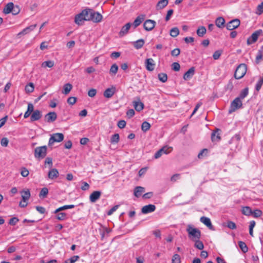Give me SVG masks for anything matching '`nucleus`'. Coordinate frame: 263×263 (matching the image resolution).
<instances>
[{
	"label": "nucleus",
	"mask_w": 263,
	"mask_h": 263,
	"mask_svg": "<svg viewBox=\"0 0 263 263\" xmlns=\"http://www.w3.org/2000/svg\"><path fill=\"white\" fill-rule=\"evenodd\" d=\"M87 12V17L88 21H92L95 23H98L101 21L102 15L99 12H95L91 9H86Z\"/></svg>",
	"instance_id": "1"
},
{
	"label": "nucleus",
	"mask_w": 263,
	"mask_h": 263,
	"mask_svg": "<svg viewBox=\"0 0 263 263\" xmlns=\"http://www.w3.org/2000/svg\"><path fill=\"white\" fill-rule=\"evenodd\" d=\"M186 231L188 233L189 237L193 240L199 239L201 237V231L193 227L191 225H188Z\"/></svg>",
	"instance_id": "2"
},
{
	"label": "nucleus",
	"mask_w": 263,
	"mask_h": 263,
	"mask_svg": "<svg viewBox=\"0 0 263 263\" xmlns=\"http://www.w3.org/2000/svg\"><path fill=\"white\" fill-rule=\"evenodd\" d=\"M246 72V65L245 64H241L236 68L234 73V77L236 79H240L245 75Z\"/></svg>",
	"instance_id": "3"
},
{
	"label": "nucleus",
	"mask_w": 263,
	"mask_h": 263,
	"mask_svg": "<svg viewBox=\"0 0 263 263\" xmlns=\"http://www.w3.org/2000/svg\"><path fill=\"white\" fill-rule=\"evenodd\" d=\"M242 107V102L239 98H236L230 104L229 114H232L236 110Z\"/></svg>",
	"instance_id": "4"
},
{
	"label": "nucleus",
	"mask_w": 263,
	"mask_h": 263,
	"mask_svg": "<svg viewBox=\"0 0 263 263\" xmlns=\"http://www.w3.org/2000/svg\"><path fill=\"white\" fill-rule=\"evenodd\" d=\"M87 12L86 9L75 16L74 22L79 25L83 24L85 21H88L87 17Z\"/></svg>",
	"instance_id": "5"
},
{
	"label": "nucleus",
	"mask_w": 263,
	"mask_h": 263,
	"mask_svg": "<svg viewBox=\"0 0 263 263\" xmlns=\"http://www.w3.org/2000/svg\"><path fill=\"white\" fill-rule=\"evenodd\" d=\"M46 146L37 147L34 149V157L37 159H43L47 154Z\"/></svg>",
	"instance_id": "6"
},
{
	"label": "nucleus",
	"mask_w": 263,
	"mask_h": 263,
	"mask_svg": "<svg viewBox=\"0 0 263 263\" xmlns=\"http://www.w3.org/2000/svg\"><path fill=\"white\" fill-rule=\"evenodd\" d=\"M64 137V135L62 133L53 134L49 140L48 145L51 146L54 142H60L63 140Z\"/></svg>",
	"instance_id": "7"
},
{
	"label": "nucleus",
	"mask_w": 263,
	"mask_h": 263,
	"mask_svg": "<svg viewBox=\"0 0 263 263\" xmlns=\"http://www.w3.org/2000/svg\"><path fill=\"white\" fill-rule=\"evenodd\" d=\"M263 33V31L261 29H258L253 32L251 36L247 40V44L248 45L252 44L255 43L259 35Z\"/></svg>",
	"instance_id": "8"
},
{
	"label": "nucleus",
	"mask_w": 263,
	"mask_h": 263,
	"mask_svg": "<svg viewBox=\"0 0 263 263\" xmlns=\"http://www.w3.org/2000/svg\"><path fill=\"white\" fill-rule=\"evenodd\" d=\"M156 22L152 20H146L143 23L144 29L149 31L152 30L155 27Z\"/></svg>",
	"instance_id": "9"
},
{
	"label": "nucleus",
	"mask_w": 263,
	"mask_h": 263,
	"mask_svg": "<svg viewBox=\"0 0 263 263\" xmlns=\"http://www.w3.org/2000/svg\"><path fill=\"white\" fill-rule=\"evenodd\" d=\"M240 21L238 19H234L230 21L226 25L228 30H233L237 28L240 25Z\"/></svg>",
	"instance_id": "10"
},
{
	"label": "nucleus",
	"mask_w": 263,
	"mask_h": 263,
	"mask_svg": "<svg viewBox=\"0 0 263 263\" xmlns=\"http://www.w3.org/2000/svg\"><path fill=\"white\" fill-rule=\"evenodd\" d=\"M145 64L147 70L152 71L154 69L155 63L152 58L147 59L145 60Z\"/></svg>",
	"instance_id": "11"
},
{
	"label": "nucleus",
	"mask_w": 263,
	"mask_h": 263,
	"mask_svg": "<svg viewBox=\"0 0 263 263\" xmlns=\"http://www.w3.org/2000/svg\"><path fill=\"white\" fill-rule=\"evenodd\" d=\"M156 210V206L154 204H148L143 206L141 209V212L143 214H148L152 213Z\"/></svg>",
	"instance_id": "12"
},
{
	"label": "nucleus",
	"mask_w": 263,
	"mask_h": 263,
	"mask_svg": "<svg viewBox=\"0 0 263 263\" xmlns=\"http://www.w3.org/2000/svg\"><path fill=\"white\" fill-rule=\"evenodd\" d=\"M57 118V115L55 112H50L45 116V120L49 123L54 122Z\"/></svg>",
	"instance_id": "13"
},
{
	"label": "nucleus",
	"mask_w": 263,
	"mask_h": 263,
	"mask_svg": "<svg viewBox=\"0 0 263 263\" xmlns=\"http://www.w3.org/2000/svg\"><path fill=\"white\" fill-rule=\"evenodd\" d=\"M200 221L204 224L209 229L214 230V227L211 223V220L209 218L202 216L200 218Z\"/></svg>",
	"instance_id": "14"
},
{
	"label": "nucleus",
	"mask_w": 263,
	"mask_h": 263,
	"mask_svg": "<svg viewBox=\"0 0 263 263\" xmlns=\"http://www.w3.org/2000/svg\"><path fill=\"white\" fill-rule=\"evenodd\" d=\"M42 112L39 110H35L30 117V121L33 122L40 120L42 117Z\"/></svg>",
	"instance_id": "15"
},
{
	"label": "nucleus",
	"mask_w": 263,
	"mask_h": 263,
	"mask_svg": "<svg viewBox=\"0 0 263 263\" xmlns=\"http://www.w3.org/2000/svg\"><path fill=\"white\" fill-rule=\"evenodd\" d=\"M116 92V87L112 86L111 88H107L104 92L103 95L106 98H111Z\"/></svg>",
	"instance_id": "16"
},
{
	"label": "nucleus",
	"mask_w": 263,
	"mask_h": 263,
	"mask_svg": "<svg viewBox=\"0 0 263 263\" xmlns=\"http://www.w3.org/2000/svg\"><path fill=\"white\" fill-rule=\"evenodd\" d=\"M133 103L135 109L137 111H141L144 108V104L140 101L139 98H137V100L134 101Z\"/></svg>",
	"instance_id": "17"
},
{
	"label": "nucleus",
	"mask_w": 263,
	"mask_h": 263,
	"mask_svg": "<svg viewBox=\"0 0 263 263\" xmlns=\"http://www.w3.org/2000/svg\"><path fill=\"white\" fill-rule=\"evenodd\" d=\"M195 73V68L192 67L190 68L183 75L184 80L191 79Z\"/></svg>",
	"instance_id": "18"
},
{
	"label": "nucleus",
	"mask_w": 263,
	"mask_h": 263,
	"mask_svg": "<svg viewBox=\"0 0 263 263\" xmlns=\"http://www.w3.org/2000/svg\"><path fill=\"white\" fill-rule=\"evenodd\" d=\"M101 192L100 191H94L92 192L90 196L89 199L91 202H95L98 199H99L101 196Z\"/></svg>",
	"instance_id": "19"
},
{
	"label": "nucleus",
	"mask_w": 263,
	"mask_h": 263,
	"mask_svg": "<svg viewBox=\"0 0 263 263\" xmlns=\"http://www.w3.org/2000/svg\"><path fill=\"white\" fill-rule=\"evenodd\" d=\"M36 25L34 24V25H30V26H28V27L25 28L22 31H21L20 32H19L17 34V36L25 35V34L29 33L31 31L33 30L34 29V28L36 27Z\"/></svg>",
	"instance_id": "20"
},
{
	"label": "nucleus",
	"mask_w": 263,
	"mask_h": 263,
	"mask_svg": "<svg viewBox=\"0 0 263 263\" xmlns=\"http://www.w3.org/2000/svg\"><path fill=\"white\" fill-rule=\"evenodd\" d=\"M131 26L132 24L130 23H128L123 26L119 32V35L120 36H123L126 34L128 33Z\"/></svg>",
	"instance_id": "21"
},
{
	"label": "nucleus",
	"mask_w": 263,
	"mask_h": 263,
	"mask_svg": "<svg viewBox=\"0 0 263 263\" xmlns=\"http://www.w3.org/2000/svg\"><path fill=\"white\" fill-rule=\"evenodd\" d=\"M144 17L145 15L144 14H141L136 17L133 24L134 28H137L141 24L144 20Z\"/></svg>",
	"instance_id": "22"
},
{
	"label": "nucleus",
	"mask_w": 263,
	"mask_h": 263,
	"mask_svg": "<svg viewBox=\"0 0 263 263\" xmlns=\"http://www.w3.org/2000/svg\"><path fill=\"white\" fill-rule=\"evenodd\" d=\"M59 172L56 168H52L48 172V176L49 179H53L56 178L59 176Z\"/></svg>",
	"instance_id": "23"
},
{
	"label": "nucleus",
	"mask_w": 263,
	"mask_h": 263,
	"mask_svg": "<svg viewBox=\"0 0 263 263\" xmlns=\"http://www.w3.org/2000/svg\"><path fill=\"white\" fill-rule=\"evenodd\" d=\"M219 129H216L213 131L211 135V139L213 142H217L220 139V134L219 133Z\"/></svg>",
	"instance_id": "24"
},
{
	"label": "nucleus",
	"mask_w": 263,
	"mask_h": 263,
	"mask_svg": "<svg viewBox=\"0 0 263 263\" xmlns=\"http://www.w3.org/2000/svg\"><path fill=\"white\" fill-rule=\"evenodd\" d=\"M144 43V40L141 39L134 42L133 45L136 49H139L143 46Z\"/></svg>",
	"instance_id": "25"
},
{
	"label": "nucleus",
	"mask_w": 263,
	"mask_h": 263,
	"mask_svg": "<svg viewBox=\"0 0 263 263\" xmlns=\"http://www.w3.org/2000/svg\"><path fill=\"white\" fill-rule=\"evenodd\" d=\"M34 111V106L32 104L29 103L28 104V108L27 111L25 112L24 117V118H27L29 117L31 112H33Z\"/></svg>",
	"instance_id": "26"
},
{
	"label": "nucleus",
	"mask_w": 263,
	"mask_h": 263,
	"mask_svg": "<svg viewBox=\"0 0 263 263\" xmlns=\"http://www.w3.org/2000/svg\"><path fill=\"white\" fill-rule=\"evenodd\" d=\"M13 3L10 2L8 3L3 9V13L5 14H9L11 12L13 9Z\"/></svg>",
	"instance_id": "27"
},
{
	"label": "nucleus",
	"mask_w": 263,
	"mask_h": 263,
	"mask_svg": "<svg viewBox=\"0 0 263 263\" xmlns=\"http://www.w3.org/2000/svg\"><path fill=\"white\" fill-rule=\"evenodd\" d=\"M168 0H161L158 2L156 5L157 10H161L163 9L168 4Z\"/></svg>",
	"instance_id": "28"
},
{
	"label": "nucleus",
	"mask_w": 263,
	"mask_h": 263,
	"mask_svg": "<svg viewBox=\"0 0 263 263\" xmlns=\"http://www.w3.org/2000/svg\"><path fill=\"white\" fill-rule=\"evenodd\" d=\"M145 189L142 186H137L135 187L134 190V195L136 197H139L142 193L144 192Z\"/></svg>",
	"instance_id": "29"
},
{
	"label": "nucleus",
	"mask_w": 263,
	"mask_h": 263,
	"mask_svg": "<svg viewBox=\"0 0 263 263\" xmlns=\"http://www.w3.org/2000/svg\"><path fill=\"white\" fill-rule=\"evenodd\" d=\"M225 20L222 17H218L215 21V24L218 28H223L224 26Z\"/></svg>",
	"instance_id": "30"
},
{
	"label": "nucleus",
	"mask_w": 263,
	"mask_h": 263,
	"mask_svg": "<svg viewBox=\"0 0 263 263\" xmlns=\"http://www.w3.org/2000/svg\"><path fill=\"white\" fill-rule=\"evenodd\" d=\"M248 93H249L248 88H245L241 91L239 96L237 98L242 101V100L245 99L248 96Z\"/></svg>",
	"instance_id": "31"
},
{
	"label": "nucleus",
	"mask_w": 263,
	"mask_h": 263,
	"mask_svg": "<svg viewBox=\"0 0 263 263\" xmlns=\"http://www.w3.org/2000/svg\"><path fill=\"white\" fill-rule=\"evenodd\" d=\"M72 88V86L70 83H67L63 86V93L67 95L69 93Z\"/></svg>",
	"instance_id": "32"
},
{
	"label": "nucleus",
	"mask_w": 263,
	"mask_h": 263,
	"mask_svg": "<svg viewBox=\"0 0 263 263\" xmlns=\"http://www.w3.org/2000/svg\"><path fill=\"white\" fill-rule=\"evenodd\" d=\"M206 29L204 26H200L197 30V34L200 37L203 36L206 33Z\"/></svg>",
	"instance_id": "33"
},
{
	"label": "nucleus",
	"mask_w": 263,
	"mask_h": 263,
	"mask_svg": "<svg viewBox=\"0 0 263 263\" xmlns=\"http://www.w3.org/2000/svg\"><path fill=\"white\" fill-rule=\"evenodd\" d=\"M242 213L246 216H250L252 214L253 211L249 206H244L242 209Z\"/></svg>",
	"instance_id": "34"
},
{
	"label": "nucleus",
	"mask_w": 263,
	"mask_h": 263,
	"mask_svg": "<svg viewBox=\"0 0 263 263\" xmlns=\"http://www.w3.org/2000/svg\"><path fill=\"white\" fill-rule=\"evenodd\" d=\"M179 33V30L177 27H173L170 30V35L173 37H176Z\"/></svg>",
	"instance_id": "35"
},
{
	"label": "nucleus",
	"mask_w": 263,
	"mask_h": 263,
	"mask_svg": "<svg viewBox=\"0 0 263 263\" xmlns=\"http://www.w3.org/2000/svg\"><path fill=\"white\" fill-rule=\"evenodd\" d=\"M238 245L239 248L243 253H246L248 252V248L244 242L239 241L238 242Z\"/></svg>",
	"instance_id": "36"
},
{
	"label": "nucleus",
	"mask_w": 263,
	"mask_h": 263,
	"mask_svg": "<svg viewBox=\"0 0 263 263\" xmlns=\"http://www.w3.org/2000/svg\"><path fill=\"white\" fill-rule=\"evenodd\" d=\"M158 79L162 82L165 83L167 80V76L165 73H160L158 75Z\"/></svg>",
	"instance_id": "37"
},
{
	"label": "nucleus",
	"mask_w": 263,
	"mask_h": 263,
	"mask_svg": "<svg viewBox=\"0 0 263 263\" xmlns=\"http://www.w3.org/2000/svg\"><path fill=\"white\" fill-rule=\"evenodd\" d=\"M30 197V193L29 190L25 191L22 192V200L27 201Z\"/></svg>",
	"instance_id": "38"
},
{
	"label": "nucleus",
	"mask_w": 263,
	"mask_h": 263,
	"mask_svg": "<svg viewBox=\"0 0 263 263\" xmlns=\"http://www.w3.org/2000/svg\"><path fill=\"white\" fill-rule=\"evenodd\" d=\"M56 218L59 220H64L67 219V214L63 212H59L57 213Z\"/></svg>",
	"instance_id": "39"
},
{
	"label": "nucleus",
	"mask_w": 263,
	"mask_h": 263,
	"mask_svg": "<svg viewBox=\"0 0 263 263\" xmlns=\"http://www.w3.org/2000/svg\"><path fill=\"white\" fill-rule=\"evenodd\" d=\"M194 241L195 242V247H196V248L198 249L199 250H202L204 248V245H203V243H202V241H200L199 239H197V240H194Z\"/></svg>",
	"instance_id": "40"
},
{
	"label": "nucleus",
	"mask_w": 263,
	"mask_h": 263,
	"mask_svg": "<svg viewBox=\"0 0 263 263\" xmlns=\"http://www.w3.org/2000/svg\"><path fill=\"white\" fill-rule=\"evenodd\" d=\"M118 66L116 64H114L111 65L109 72L111 74L115 75L118 71Z\"/></svg>",
	"instance_id": "41"
},
{
	"label": "nucleus",
	"mask_w": 263,
	"mask_h": 263,
	"mask_svg": "<svg viewBox=\"0 0 263 263\" xmlns=\"http://www.w3.org/2000/svg\"><path fill=\"white\" fill-rule=\"evenodd\" d=\"M34 89V85L32 83H30L25 87V91L27 93H30L33 91Z\"/></svg>",
	"instance_id": "42"
},
{
	"label": "nucleus",
	"mask_w": 263,
	"mask_h": 263,
	"mask_svg": "<svg viewBox=\"0 0 263 263\" xmlns=\"http://www.w3.org/2000/svg\"><path fill=\"white\" fill-rule=\"evenodd\" d=\"M48 193V190L47 187H43L41 189L40 193L39 194V196L40 198H45L47 196Z\"/></svg>",
	"instance_id": "43"
},
{
	"label": "nucleus",
	"mask_w": 263,
	"mask_h": 263,
	"mask_svg": "<svg viewBox=\"0 0 263 263\" xmlns=\"http://www.w3.org/2000/svg\"><path fill=\"white\" fill-rule=\"evenodd\" d=\"M150 127L151 125L148 122L144 121L142 123L141 129L143 132H145L147 131L150 128Z\"/></svg>",
	"instance_id": "44"
},
{
	"label": "nucleus",
	"mask_w": 263,
	"mask_h": 263,
	"mask_svg": "<svg viewBox=\"0 0 263 263\" xmlns=\"http://www.w3.org/2000/svg\"><path fill=\"white\" fill-rule=\"evenodd\" d=\"M172 263H181V258L178 254H175L172 259Z\"/></svg>",
	"instance_id": "45"
},
{
	"label": "nucleus",
	"mask_w": 263,
	"mask_h": 263,
	"mask_svg": "<svg viewBox=\"0 0 263 263\" xmlns=\"http://www.w3.org/2000/svg\"><path fill=\"white\" fill-rule=\"evenodd\" d=\"M161 149H163L162 152L164 154H168L170 153L173 150L172 147L168 146L167 145L162 147Z\"/></svg>",
	"instance_id": "46"
},
{
	"label": "nucleus",
	"mask_w": 263,
	"mask_h": 263,
	"mask_svg": "<svg viewBox=\"0 0 263 263\" xmlns=\"http://www.w3.org/2000/svg\"><path fill=\"white\" fill-rule=\"evenodd\" d=\"M119 140V135L118 134H115L113 135L111 138L110 142L112 143H118Z\"/></svg>",
	"instance_id": "47"
},
{
	"label": "nucleus",
	"mask_w": 263,
	"mask_h": 263,
	"mask_svg": "<svg viewBox=\"0 0 263 263\" xmlns=\"http://www.w3.org/2000/svg\"><path fill=\"white\" fill-rule=\"evenodd\" d=\"M54 66V62L53 61H45L42 63V66L43 67H48L49 68H51Z\"/></svg>",
	"instance_id": "48"
},
{
	"label": "nucleus",
	"mask_w": 263,
	"mask_h": 263,
	"mask_svg": "<svg viewBox=\"0 0 263 263\" xmlns=\"http://www.w3.org/2000/svg\"><path fill=\"white\" fill-rule=\"evenodd\" d=\"M79 258V256L77 255H74L71 257L68 260H66L65 261V263H74L76 261L78 260Z\"/></svg>",
	"instance_id": "49"
},
{
	"label": "nucleus",
	"mask_w": 263,
	"mask_h": 263,
	"mask_svg": "<svg viewBox=\"0 0 263 263\" xmlns=\"http://www.w3.org/2000/svg\"><path fill=\"white\" fill-rule=\"evenodd\" d=\"M9 140L7 138L4 137L1 140V144L3 147H7L8 145Z\"/></svg>",
	"instance_id": "50"
},
{
	"label": "nucleus",
	"mask_w": 263,
	"mask_h": 263,
	"mask_svg": "<svg viewBox=\"0 0 263 263\" xmlns=\"http://www.w3.org/2000/svg\"><path fill=\"white\" fill-rule=\"evenodd\" d=\"M172 68L175 71H178L180 70V64L177 62H174L172 64Z\"/></svg>",
	"instance_id": "51"
},
{
	"label": "nucleus",
	"mask_w": 263,
	"mask_h": 263,
	"mask_svg": "<svg viewBox=\"0 0 263 263\" xmlns=\"http://www.w3.org/2000/svg\"><path fill=\"white\" fill-rule=\"evenodd\" d=\"M18 221L19 219L17 217H14L9 220V224L11 226H15Z\"/></svg>",
	"instance_id": "52"
},
{
	"label": "nucleus",
	"mask_w": 263,
	"mask_h": 263,
	"mask_svg": "<svg viewBox=\"0 0 263 263\" xmlns=\"http://www.w3.org/2000/svg\"><path fill=\"white\" fill-rule=\"evenodd\" d=\"M252 214L253 215V216L255 218H257L260 217L262 214V212L261 210L259 209H256L253 212Z\"/></svg>",
	"instance_id": "53"
},
{
	"label": "nucleus",
	"mask_w": 263,
	"mask_h": 263,
	"mask_svg": "<svg viewBox=\"0 0 263 263\" xmlns=\"http://www.w3.org/2000/svg\"><path fill=\"white\" fill-rule=\"evenodd\" d=\"M263 12V2L258 5L257 7V11L256 12L257 14H261Z\"/></svg>",
	"instance_id": "54"
},
{
	"label": "nucleus",
	"mask_w": 263,
	"mask_h": 263,
	"mask_svg": "<svg viewBox=\"0 0 263 263\" xmlns=\"http://www.w3.org/2000/svg\"><path fill=\"white\" fill-rule=\"evenodd\" d=\"M227 227L232 230L235 229L236 228V224L231 221H229L227 223Z\"/></svg>",
	"instance_id": "55"
},
{
	"label": "nucleus",
	"mask_w": 263,
	"mask_h": 263,
	"mask_svg": "<svg viewBox=\"0 0 263 263\" xmlns=\"http://www.w3.org/2000/svg\"><path fill=\"white\" fill-rule=\"evenodd\" d=\"M221 53H222V51L220 50L216 51L213 55V59L214 60L218 59L219 58V57H220Z\"/></svg>",
	"instance_id": "56"
},
{
	"label": "nucleus",
	"mask_w": 263,
	"mask_h": 263,
	"mask_svg": "<svg viewBox=\"0 0 263 263\" xmlns=\"http://www.w3.org/2000/svg\"><path fill=\"white\" fill-rule=\"evenodd\" d=\"M180 50L179 48H175L171 51V55L173 57H177L179 55Z\"/></svg>",
	"instance_id": "57"
},
{
	"label": "nucleus",
	"mask_w": 263,
	"mask_h": 263,
	"mask_svg": "<svg viewBox=\"0 0 263 263\" xmlns=\"http://www.w3.org/2000/svg\"><path fill=\"white\" fill-rule=\"evenodd\" d=\"M262 55L261 52L259 51L257 53V55H256L255 62L256 64H258L260 62V61L262 59Z\"/></svg>",
	"instance_id": "58"
},
{
	"label": "nucleus",
	"mask_w": 263,
	"mask_h": 263,
	"mask_svg": "<svg viewBox=\"0 0 263 263\" xmlns=\"http://www.w3.org/2000/svg\"><path fill=\"white\" fill-rule=\"evenodd\" d=\"M77 101V98L71 97L67 99V103L70 105H73Z\"/></svg>",
	"instance_id": "59"
},
{
	"label": "nucleus",
	"mask_w": 263,
	"mask_h": 263,
	"mask_svg": "<svg viewBox=\"0 0 263 263\" xmlns=\"http://www.w3.org/2000/svg\"><path fill=\"white\" fill-rule=\"evenodd\" d=\"M21 174L22 176L26 177H27L29 175V171L25 167H23L21 170Z\"/></svg>",
	"instance_id": "60"
},
{
	"label": "nucleus",
	"mask_w": 263,
	"mask_h": 263,
	"mask_svg": "<svg viewBox=\"0 0 263 263\" xmlns=\"http://www.w3.org/2000/svg\"><path fill=\"white\" fill-rule=\"evenodd\" d=\"M97 90L95 89L92 88L88 92V95L90 97H93L96 95Z\"/></svg>",
	"instance_id": "61"
},
{
	"label": "nucleus",
	"mask_w": 263,
	"mask_h": 263,
	"mask_svg": "<svg viewBox=\"0 0 263 263\" xmlns=\"http://www.w3.org/2000/svg\"><path fill=\"white\" fill-rule=\"evenodd\" d=\"M135 111L133 109H130L127 110L126 115L129 118H131L135 115Z\"/></svg>",
	"instance_id": "62"
},
{
	"label": "nucleus",
	"mask_w": 263,
	"mask_h": 263,
	"mask_svg": "<svg viewBox=\"0 0 263 263\" xmlns=\"http://www.w3.org/2000/svg\"><path fill=\"white\" fill-rule=\"evenodd\" d=\"M118 205H115L107 212V215H111L114 212H115L118 209Z\"/></svg>",
	"instance_id": "63"
},
{
	"label": "nucleus",
	"mask_w": 263,
	"mask_h": 263,
	"mask_svg": "<svg viewBox=\"0 0 263 263\" xmlns=\"http://www.w3.org/2000/svg\"><path fill=\"white\" fill-rule=\"evenodd\" d=\"M163 151V149H160L158 150L155 154L154 158L155 159H158L163 154H164L162 152Z\"/></svg>",
	"instance_id": "64"
}]
</instances>
